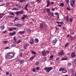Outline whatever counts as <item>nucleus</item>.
<instances>
[{"label":"nucleus","mask_w":76,"mask_h":76,"mask_svg":"<svg viewBox=\"0 0 76 76\" xmlns=\"http://www.w3.org/2000/svg\"><path fill=\"white\" fill-rule=\"evenodd\" d=\"M67 72V70L65 69H64L62 70V72L63 73H66Z\"/></svg>","instance_id":"nucleus-14"},{"label":"nucleus","mask_w":76,"mask_h":76,"mask_svg":"<svg viewBox=\"0 0 76 76\" xmlns=\"http://www.w3.org/2000/svg\"><path fill=\"white\" fill-rule=\"evenodd\" d=\"M60 6H61V7H63L64 6V3H61L60 4Z\"/></svg>","instance_id":"nucleus-29"},{"label":"nucleus","mask_w":76,"mask_h":76,"mask_svg":"<svg viewBox=\"0 0 76 76\" xmlns=\"http://www.w3.org/2000/svg\"><path fill=\"white\" fill-rule=\"evenodd\" d=\"M22 42V40H19L18 41V43L19 44V43H20V42Z\"/></svg>","instance_id":"nucleus-37"},{"label":"nucleus","mask_w":76,"mask_h":76,"mask_svg":"<svg viewBox=\"0 0 76 76\" xmlns=\"http://www.w3.org/2000/svg\"><path fill=\"white\" fill-rule=\"evenodd\" d=\"M32 70L33 72H35V68H34Z\"/></svg>","instance_id":"nucleus-41"},{"label":"nucleus","mask_w":76,"mask_h":76,"mask_svg":"<svg viewBox=\"0 0 76 76\" xmlns=\"http://www.w3.org/2000/svg\"><path fill=\"white\" fill-rule=\"evenodd\" d=\"M46 55L48 54L49 53H50V51H47L46 52Z\"/></svg>","instance_id":"nucleus-52"},{"label":"nucleus","mask_w":76,"mask_h":76,"mask_svg":"<svg viewBox=\"0 0 76 76\" xmlns=\"http://www.w3.org/2000/svg\"><path fill=\"white\" fill-rule=\"evenodd\" d=\"M25 45L27 46V47H28V46H29V44H28V43H26Z\"/></svg>","instance_id":"nucleus-50"},{"label":"nucleus","mask_w":76,"mask_h":76,"mask_svg":"<svg viewBox=\"0 0 76 76\" xmlns=\"http://www.w3.org/2000/svg\"><path fill=\"white\" fill-rule=\"evenodd\" d=\"M23 26V24H15V26H17V27L22 26Z\"/></svg>","instance_id":"nucleus-7"},{"label":"nucleus","mask_w":76,"mask_h":76,"mask_svg":"<svg viewBox=\"0 0 76 76\" xmlns=\"http://www.w3.org/2000/svg\"><path fill=\"white\" fill-rule=\"evenodd\" d=\"M16 39H16V37H14L13 40L16 42Z\"/></svg>","instance_id":"nucleus-38"},{"label":"nucleus","mask_w":76,"mask_h":76,"mask_svg":"<svg viewBox=\"0 0 76 76\" xmlns=\"http://www.w3.org/2000/svg\"><path fill=\"white\" fill-rule=\"evenodd\" d=\"M57 41V39H55V40L52 41V43H56Z\"/></svg>","instance_id":"nucleus-20"},{"label":"nucleus","mask_w":76,"mask_h":76,"mask_svg":"<svg viewBox=\"0 0 76 76\" xmlns=\"http://www.w3.org/2000/svg\"><path fill=\"white\" fill-rule=\"evenodd\" d=\"M14 20H17V21H18V20H19V19L18 18L15 17Z\"/></svg>","instance_id":"nucleus-25"},{"label":"nucleus","mask_w":76,"mask_h":76,"mask_svg":"<svg viewBox=\"0 0 76 76\" xmlns=\"http://www.w3.org/2000/svg\"><path fill=\"white\" fill-rule=\"evenodd\" d=\"M53 69V68L52 67H48L47 68V67H45L44 68V70H46V72L48 73V72H50L51 70Z\"/></svg>","instance_id":"nucleus-3"},{"label":"nucleus","mask_w":76,"mask_h":76,"mask_svg":"<svg viewBox=\"0 0 76 76\" xmlns=\"http://www.w3.org/2000/svg\"><path fill=\"white\" fill-rule=\"evenodd\" d=\"M67 9V10H69V11H70L71 10V9H70V8L67 7L66 8Z\"/></svg>","instance_id":"nucleus-43"},{"label":"nucleus","mask_w":76,"mask_h":76,"mask_svg":"<svg viewBox=\"0 0 76 76\" xmlns=\"http://www.w3.org/2000/svg\"><path fill=\"white\" fill-rule=\"evenodd\" d=\"M26 1H27V0H20L19 1L20 3H23V2Z\"/></svg>","instance_id":"nucleus-21"},{"label":"nucleus","mask_w":76,"mask_h":76,"mask_svg":"<svg viewBox=\"0 0 76 76\" xmlns=\"http://www.w3.org/2000/svg\"><path fill=\"white\" fill-rule=\"evenodd\" d=\"M9 30L10 31H13V28H9Z\"/></svg>","instance_id":"nucleus-30"},{"label":"nucleus","mask_w":76,"mask_h":76,"mask_svg":"<svg viewBox=\"0 0 76 76\" xmlns=\"http://www.w3.org/2000/svg\"><path fill=\"white\" fill-rule=\"evenodd\" d=\"M63 68H61L59 69V71H63Z\"/></svg>","instance_id":"nucleus-53"},{"label":"nucleus","mask_w":76,"mask_h":76,"mask_svg":"<svg viewBox=\"0 0 76 76\" xmlns=\"http://www.w3.org/2000/svg\"><path fill=\"white\" fill-rule=\"evenodd\" d=\"M16 61H17V62H20V60L19 59H17L16 60Z\"/></svg>","instance_id":"nucleus-46"},{"label":"nucleus","mask_w":76,"mask_h":76,"mask_svg":"<svg viewBox=\"0 0 76 76\" xmlns=\"http://www.w3.org/2000/svg\"><path fill=\"white\" fill-rule=\"evenodd\" d=\"M23 61H24V60H23V59L22 60H20V63H22V62H23Z\"/></svg>","instance_id":"nucleus-49"},{"label":"nucleus","mask_w":76,"mask_h":76,"mask_svg":"<svg viewBox=\"0 0 76 76\" xmlns=\"http://www.w3.org/2000/svg\"><path fill=\"white\" fill-rule=\"evenodd\" d=\"M11 46L12 47H16V45L13 44L11 45Z\"/></svg>","instance_id":"nucleus-44"},{"label":"nucleus","mask_w":76,"mask_h":76,"mask_svg":"<svg viewBox=\"0 0 76 76\" xmlns=\"http://www.w3.org/2000/svg\"><path fill=\"white\" fill-rule=\"evenodd\" d=\"M34 58L33 56H31L30 58V60H33Z\"/></svg>","instance_id":"nucleus-36"},{"label":"nucleus","mask_w":76,"mask_h":76,"mask_svg":"<svg viewBox=\"0 0 76 76\" xmlns=\"http://www.w3.org/2000/svg\"><path fill=\"white\" fill-rule=\"evenodd\" d=\"M55 10V9L54 8H52V11H54Z\"/></svg>","instance_id":"nucleus-63"},{"label":"nucleus","mask_w":76,"mask_h":76,"mask_svg":"<svg viewBox=\"0 0 76 76\" xmlns=\"http://www.w3.org/2000/svg\"><path fill=\"white\" fill-rule=\"evenodd\" d=\"M55 15H56L57 16H58L59 15H58V12H56V13H55Z\"/></svg>","instance_id":"nucleus-47"},{"label":"nucleus","mask_w":76,"mask_h":76,"mask_svg":"<svg viewBox=\"0 0 76 76\" xmlns=\"http://www.w3.org/2000/svg\"><path fill=\"white\" fill-rule=\"evenodd\" d=\"M23 48L25 49V50H26V48H27V47L26 46V45H25L23 46Z\"/></svg>","instance_id":"nucleus-32"},{"label":"nucleus","mask_w":76,"mask_h":76,"mask_svg":"<svg viewBox=\"0 0 76 76\" xmlns=\"http://www.w3.org/2000/svg\"><path fill=\"white\" fill-rule=\"evenodd\" d=\"M46 11L47 13L48 14V16H50L51 15L52 16H54V13L50 11V9H47Z\"/></svg>","instance_id":"nucleus-2"},{"label":"nucleus","mask_w":76,"mask_h":76,"mask_svg":"<svg viewBox=\"0 0 76 76\" xmlns=\"http://www.w3.org/2000/svg\"><path fill=\"white\" fill-rule=\"evenodd\" d=\"M57 26H59V27H60L61 28V25H57Z\"/></svg>","instance_id":"nucleus-62"},{"label":"nucleus","mask_w":76,"mask_h":76,"mask_svg":"<svg viewBox=\"0 0 76 76\" xmlns=\"http://www.w3.org/2000/svg\"><path fill=\"white\" fill-rule=\"evenodd\" d=\"M2 15H3V14H0V19L2 17Z\"/></svg>","instance_id":"nucleus-61"},{"label":"nucleus","mask_w":76,"mask_h":76,"mask_svg":"<svg viewBox=\"0 0 76 76\" xmlns=\"http://www.w3.org/2000/svg\"><path fill=\"white\" fill-rule=\"evenodd\" d=\"M13 10H18V9H17L16 8H14L12 9Z\"/></svg>","instance_id":"nucleus-55"},{"label":"nucleus","mask_w":76,"mask_h":76,"mask_svg":"<svg viewBox=\"0 0 76 76\" xmlns=\"http://www.w3.org/2000/svg\"><path fill=\"white\" fill-rule=\"evenodd\" d=\"M41 53L42 55L43 56H45L47 55L46 52L44 50H43L41 52Z\"/></svg>","instance_id":"nucleus-8"},{"label":"nucleus","mask_w":76,"mask_h":76,"mask_svg":"<svg viewBox=\"0 0 76 76\" xmlns=\"http://www.w3.org/2000/svg\"><path fill=\"white\" fill-rule=\"evenodd\" d=\"M74 39L75 38H74V37H71V36H70V37L69 39V40H70L71 41H73Z\"/></svg>","instance_id":"nucleus-18"},{"label":"nucleus","mask_w":76,"mask_h":76,"mask_svg":"<svg viewBox=\"0 0 76 76\" xmlns=\"http://www.w3.org/2000/svg\"><path fill=\"white\" fill-rule=\"evenodd\" d=\"M47 4L46 6V7H48L49 6H50V1H49V0H48L47 1Z\"/></svg>","instance_id":"nucleus-11"},{"label":"nucleus","mask_w":76,"mask_h":76,"mask_svg":"<svg viewBox=\"0 0 76 76\" xmlns=\"http://www.w3.org/2000/svg\"><path fill=\"white\" fill-rule=\"evenodd\" d=\"M73 19L72 18H70L69 19V22H72L73 21Z\"/></svg>","instance_id":"nucleus-31"},{"label":"nucleus","mask_w":76,"mask_h":76,"mask_svg":"<svg viewBox=\"0 0 76 76\" xmlns=\"http://www.w3.org/2000/svg\"><path fill=\"white\" fill-rule=\"evenodd\" d=\"M71 56L72 58H75L76 57V55L75 53L74 52H72L71 54Z\"/></svg>","instance_id":"nucleus-6"},{"label":"nucleus","mask_w":76,"mask_h":76,"mask_svg":"<svg viewBox=\"0 0 76 76\" xmlns=\"http://www.w3.org/2000/svg\"><path fill=\"white\" fill-rule=\"evenodd\" d=\"M69 17L68 16H66L65 18V20L66 22H68L69 21Z\"/></svg>","instance_id":"nucleus-12"},{"label":"nucleus","mask_w":76,"mask_h":76,"mask_svg":"<svg viewBox=\"0 0 76 76\" xmlns=\"http://www.w3.org/2000/svg\"><path fill=\"white\" fill-rule=\"evenodd\" d=\"M7 42H8V41H4L3 42V43L4 44H6V43H7Z\"/></svg>","instance_id":"nucleus-35"},{"label":"nucleus","mask_w":76,"mask_h":76,"mask_svg":"<svg viewBox=\"0 0 76 76\" xmlns=\"http://www.w3.org/2000/svg\"><path fill=\"white\" fill-rule=\"evenodd\" d=\"M70 5L72 6V7H73V6H74V4H75V1L73 0H70Z\"/></svg>","instance_id":"nucleus-5"},{"label":"nucleus","mask_w":76,"mask_h":76,"mask_svg":"<svg viewBox=\"0 0 76 76\" xmlns=\"http://www.w3.org/2000/svg\"><path fill=\"white\" fill-rule=\"evenodd\" d=\"M0 28L2 29L1 30H3V29H4V26H1Z\"/></svg>","instance_id":"nucleus-34"},{"label":"nucleus","mask_w":76,"mask_h":76,"mask_svg":"<svg viewBox=\"0 0 76 76\" xmlns=\"http://www.w3.org/2000/svg\"><path fill=\"white\" fill-rule=\"evenodd\" d=\"M9 15H12V16H14L15 15V14L13 13V12H11L9 13Z\"/></svg>","instance_id":"nucleus-33"},{"label":"nucleus","mask_w":76,"mask_h":76,"mask_svg":"<svg viewBox=\"0 0 76 76\" xmlns=\"http://www.w3.org/2000/svg\"><path fill=\"white\" fill-rule=\"evenodd\" d=\"M23 55V53H20L19 56L20 57H22Z\"/></svg>","instance_id":"nucleus-45"},{"label":"nucleus","mask_w":76,"mask_h":76,"mask_svg":"<svg viewBox=\"0 0 76 76\" xmlns=\"http://www.w3.org/2000/svg\"><path fill=\"white\" fill-rule=\"evenodd\" d=\"M39 62H38V61H37V62L35 64V65H36V66H38V65H39Z\"/></svg>","instance_id":"nucleus-24"},{"label":"nucleus","mask_w":76,"mask_h":76,"mask_svg":"<svg viewBox=\"0 0 76 76\" xmlns=\"http://www.w3.org/2000/svg\"><path fill=\"white\" fill-rule=\"evenodd\" d=\"M69 45V43H67L65 46V48H66V47H67V46H68Z\"/></svg>","instance_id":"nucleus-26"},{"label":"nucleus","mask_w":76,"mask_h":76,"mask_svg":"<svg viewBox=\"0 0 76 76\" xmlns=\"http://www.w3.org/2000/svg\"><path fill=\"white\" fill-rule=\"evenodd\" d=\"M31 54H33L34 55H36L37 54V53L35 51H31Z\"/></svg>","instance_id":"nucleus-22"},{"label":"nucleus","mask_w":76,"mask_h":76,"mask_svg":"<svg viewBox=\"0 0 76 76\" xmlns=\"http://www.w3.org/2000/svg\"><path fill=\"white\" fill-rule=\"evenodd\" d=\"M16 34V32L14 31L13 33H11L10 34V36H12V35H15Z\"/></svg>","instance_id":"nucleus-13"},{"label":"nucleus","mask_w":76,"mask_h":76,"mask_svg":"<svg viewBox=\"0 0 76 76\" xmlns=\"http://www.w3.org/2000/svg\"><path fill=\"white\" fill-rule=\"evenodd\" d=\"M67 58L65 57H64L61 58V60H67Z\"/></svg>","instance_id":"nucleus-19"},{"label":"nucleus","mask_w":76,"mask_h":76,"mask_svg":"<svg viewBox=\"0 0 76 76\" xmlns=\"http://www.w3.org/2000/svg\"><path fill=\"white\" fill-rule=\"evenodd\" d=\"M50 3H51V4H54V2H50Z\"/></svg>","instance_id":"nucleus-64"},{"label":"nucleus","mask_w":76,"mask_h":76,"mask_svg":"<svg viewBox=\"0 0 76 76\" xmlns=\"http://www.w3.org/2000/svg\"><path fill=\"white\" fill-rule=\"evenodd\" d=\"M58 54L59 56H63V55H64V53L63 52V51H60V52H59L58 53Z\"/></svg>","instance_id":"nucleus-10"},{"label":"nucleus","mask_w":76,"mask_h":76,"mask_svg":"<svg viewBox=\"0 0 76 76\" xmlns=\"http://www.w3.org/2000/svg\"><path fill=\"white\" fill-rule=\"evenodd\" d=\"M28 7V5L27 4L26 5L24 9L25 10H26L27 11V12H28V8H27V7Z\"/></svg>","instance_id":"nucleus-16"},{"label":"nucleus","mask_w":76,"mask_h":76,"mask_svg":"<svg viewBox=\"0 0 76 76\" xmlns=\"http://www.w3.org/2000/svg\"><path fill=\"white\" fill-rule=\"evenodd\" d=\"M40 30H42V29H43V24H40Z\"/></svg>","instance_id":"nucleus-15"},{"label":"nucleus","mask_w":76,"mask_h":76,"mask_svg":"<svg viewBox=\"0 0 76 76\" xmlns=\"http://www.w3.org/2000/svg\"><path fill=\"white\" fill-rule=\"evenodd\" d=\"M21 19H23V20H24V19H25V18L24 17H22V18H21Z\"/></svg>","instance_id":"nucleus-58"},{"label":"nucleus","mask_w":76,"mask_h":76,"mask_svg":"<svg viewBox=\"0 0 76 76\" xmlns=\"http://www.w3.org/2000/svg\"><path fill=\"white\" fill-rule=\"evenodd\" d=\"M72 66V64H71L70 63H69L67 64V66L68 67H70V66Z\"/></svg>","instance_id":"nucleus-28"},{"label":"nucleus","mask_w":76,"mask_h":76,"mask_svg":"<svg viewBox=\"0 0 76 76\" xmlns=\"http://www.w3.org/2000/svg\"><path fill=\"white\" fill-rule=\"evenodd\" d=\"M14 17V16H8V18H13Z\"/></svg>","instance_id":"nucleus-51"},{"label":"nucleus","mask_w":76,"mask_h":76,"mask_svg":"<svg viewBox=\"0 0 76 76\" xmlns=\"http://www.w3.org/2000/svg\"><path fill=\"white\" fill-rule=\"evenodd\" d=\"M71 72L72 73H75V70H72Z\"/></svg>","instance_id":"nucleus-54"},{"label":"nucleus","mask_w":76,"mask_h":76,"mask_svg":"<svg viewBox=\"0 0 76 76\" xmlns=\"http://www.w3.org/2000/svg\"><path fill=\"white\" fill-rule=\"evenodd\" d=\"M73 63L75 64H76V58L74 59L73 61Z\"/></svg>","instance_id":"nucleus-27"},{"label":"nucleus","mask_w":76,"mask_h":76,"mask_svg":"<svg viewBox=\"0 0 76 76\" xmlns=\"http://www.w3.org/2000/svg\"><path fill=\"white\" fill-rule=\"evenodd\" d=\"M29 43L31 44V45H32L34 43V39H31L29 42Z\"/></svg>","instance_id":"nucleus-9"},{"label":"nucleus","mask_w":76,"mask_h":76,"mask_svg":"<svg viewBox=\"0 0 76 76\" xmlns=\"http://www.w3.org/2000/svg\"><path fill=\"white\" fill-rule=\"evenodd\" d=\"M69 0H66V3H67V4H69Z\"/></svg>","instance_id":"nucleus-59"},{"label":"nucleus","mask_w":76,"mask_h":76,"mask_svg":"<svg viewBox=\"0 0 76 76\" xmlns=\"http://www.w3.org/2000/svg\"><path fill=\"white\" fill-rule=\"evenodd\" d=\"M12 28L13 29V30H16V27Z\"/></svg>","instance_id":"nucleus-57"},{"label":"nucleus","mask_w":76,"mask_h":76,"mask_svg":"<svg viewBox=\"0 0 76 76\" xmlns=\"http://www.w3.org/2000/svg\"><path fill=\"white\" fill-rule=\"evenodd\" d=\"M36 69L37 70H39V66L37 67H36Z\"/></svg>","instance_id":"nucleus-40"},{"label":"nucleus","mask_w":76,"mask_h":76,"mask_svg":"<svg viewBox=\"0 0 76 76\" xmlns=\"http://www.w3.org/2000/svg\"><path fill=\"white\" fill-rule=\"evenodd\" d=\"M15 56V54L12 52H10L7 53L5 55V58L6 59H11Z\"/></svg>","instance_id":"nucleus-1"},{"label":"nucleus","mask_w":76,"mask_h":76,"mask_svg":"<svg viewBox=\"0 0 76 76\" xmlns=\"http://www.w3.org/2000/svg\"><path fill=\"white\" fill-rule=\"evenodd\" d=\"M6 31L5 30L4 31H3L2 33L3 34H5V33H6Z\"/></svg>","instance_id":"nucleus-60"},{"label":"nucleus","mask_w":76,"mask_h":76,"mask_svg":"<svg viewBox=\"0 0 76 76\" xmlns=\"http://www.w3.org/2000/svg\"><path fill=\"white\" fill-rule=\"evenodd\" d=\"M25 31L24 30L23 31H19V33L20 34H25Z\"/></svg>","instance_id":"nucleus-17"},{"label":"nucleus","mask_w":76,"mask_h":76,"mask_svg":"<svg viewBox=\"0 0 76 76\" xmlns=\"http://www.w3.org/2000/svg\"><path fill=\"white\" fill-rule=\"evenodd\" d=\"M35 42H37L38 43L39 42V41L38 40V39H35Z\"/></svg>","instance_id":"nucleus-23"},{"label":"nucleus","mask_w":76,"mask_h":76,"mask_svg":"<svg viewBox=\"0 0 76 76\" xmlns=\"http://www.w3.org/2000/svg\"><path fill=\"white\" fill-rule=\"evenodd\" d=\"M23 16L24 17L26 18H28V15H24Z\"/></svg>","instance_id":"nucleus-42"},{"label":"nucleus","mask_w":76,"mask_h":76,"mask_svg":"<svg viewBox=\"0 0 76 76\" xmlns=\"http://www.w3.org/2000/svg\"><path fill=\"white\" fill-rule=\"evenodd\" d=\"M23 13V10H21L19 11L16 12L15 13V15H19L20 14H22Z\"/></svg>","instance_id":"nucleus-4"},{"label":"nucleus","mask_w":76,"mask_h":76,"mask_svg":"<svg viewBox=\"0 0 76 76\" xmlns=\"http://www.w3.org/2000/svg\"><path fill=\"white\" fill-rule=\"evenodd\" d=\"M27 32H28V33H30L31 32V30H30V29H28L27 30Z\"/></svg>","instance_id":"nucleus-39"},{"label":"nucleus","mask_w":76,"mask_h":76,"mask_svg":"<svg viewBox=\"0 0 76 76\" xmlns=\"http://www.w3.org/2000/svg\"><path fill=\"white\" fill-rule=\"evenodd\" d=\"M53 57L54 56L53 55H52V56H50V59H52V58H53Z\"/></svg>","instance_id":"nucleus-48"},{"label":"nucleus","mask_w":76,"mask_h":76,"mask_svg":"<svg viewBox=\"0 0 76 76\" xmlns=\"http://www.w3.org/2000/svg\"><path fill=\"white\" fill-rule=\"evenodd\" d=\"M60 23L61 25H63V21L60 22Z\"/></svg>","instance_id":"nucleus-56"}]
</instances>
